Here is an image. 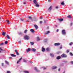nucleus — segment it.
I'll return each instance as SVG.
<instances>
[{
  "mask_svg": "<svg viewBox=\"0 0 73 73\" xmlns=\"http://www.w3.org/2000/svg\"><path fill=\"white\" fill-rule=\"evenodd\" d=\"M47 29H49V27H47Z\"/></svg>",
  "mask_w": 73,
  "mask_h": 73,
  "instance_id": "obj_62",
  "label": "nucleus"
},
{
  "mask_svg": "<svg viewBox=\"0 0 73 73\" xmlns=\"http://www.w3.org/2000/svg\"><path fill=\"white\" fill-rule=\"evenodd\" d=\"M0 50H2V51H3V49H1L0 48Z\"/></svg>",
  "mask_w": 73,
  "mask_h": 73,
  "instance_id": "obj_52",
  "label": "nucleus"
},
{
  "mask_svg": "<svg viewBox=\"0 0 73 73\" xmlns=\"http://www.w3.org/2000/svg\"><path fill=\"white\" fill-rule=\"evenodd\" d=\"M6 37L8 39H10L11 38H10V36L8 35H7Z\"/></svg>",
  "mask_w": 73,
  "mask_h": 73,
  "instance_id": "obj_22",
  "label": "nucleus"
},
{
  "mask_svg": "<svg viewBox=\"0 0 73 73\" xmlns=\"http://www.w3.org/2000/svg\"><path fill=\"white\" fill-rule=\"evenodd\" d=\"M70 50H67V53H68V52H69Z\"/></svg>",
  "mask_w": 73,
  "mask_h": 73,
  "instance_id": "obj_43",
  "label": "nucleus"
},
{
  "mask_svg": "<svg viewBox=\"0 0 73 73\" xmlns=\"http://www.w3.org/2000/svg\"><path fill=\"white\" fill-rule=\"evenodd\" d=\"M35 70H36V72H40V71L38 70H37V68H36V67H35Z\"/></svg>",
  "mask_w": 73,
  "mask_h": 73,
  "instance_id": "obj_14",
  "label": "nucleus"
},
{
  "mask_svg": "<svg viewBox=\"0 0 73 73\" xmlns=\"http://www.w3.org/2000/svg\"><path fill=\"white\" fill-rule=\"evenodd\" d=\"M67 17L69 19H71V18H72V16H71V15H68L67 16Z\"/></svg>",
  "mask_w": 73,
  "mask_h": 73,
  "instance_id": "obj_26",
  "label": "nucleus"
},
{
  "mask_svg": "<svg viewBox=\"0 0 73 73\" xmlns=\"http://www.w3.org/2000/svg\"><path fill=\"white\" fill-rule=\"evenodd\" d=\"M71 64H73V61L71 62Z\"/></svg>",
  "mask_w": 73,
  "mask_h": 73,
  "instance_id": "obj_53",
  "label": "nucleus"
},
{
  "mask_svg": "<svg viewBox=\"0 0 73 73\" xmlns=\"http://www.w3.org/2000/svg\"><path fill=\"white\" fill-rule=\"evenodd\" d=\"M33 2L35 4H38V3L36 0H34Z\"/></svg>",
  "mask_w": 73,
  "mask_h": 73,
  "instance_id": "obj_6",
  "label": "nucleus"
},
{
  "mask_svg": "<svg viewBox=\"0 0 73 73\" xmlns=\"http://www.w3.org/2000/svg\"><path fill=\"white\" fill-rule=\"evenodd\" d=\"M40 18L42 19V17H40Z\"/></svg>",
  "mask_w": 73,
  "mask_h": 73,
  "instance_id": "obj_60",
  "label": "nucleus"
},
{
  "mask_svg": "<svg viewBox=\"0 0 73 73\" xmlns=\"http://www.w3.org/2000/svg\"><path fill=\"white\" fill-rule=\"evenodd\" d=\"M5 44H7V43H8V41H5Z\"/></svg>",
  "mask_w": 73,
  "mask_h": 73,
  "instance_id": "obj_42",
  "label": "nucleus"
},
{
  "mask_svg": "<svg viewBox=\"0 0 73 73\" xmlns=\"http://www.w3.org/2000/svg\"><path fill=\"white\" fill-rule=\"evenodd\" d=\"M31 32H32V33H34L35 32V30H33V29H31L30 30Z\"/></svg>",
  "mask_w": 73,
  "mask_h": 73,
  "instance_id": "obj_16",
  "label": "nucleus"
},
{
  "mask_svg": "<svg viewBox=\"0 0 73 73\" xmlns=\"http://www.w3.org/2000/svg\"><path fill=\"white\" fill-rule=\"evenodd\" d=\"M27 32V30H25L24 31L25 33H26Z\"/></svg>",
  "mask_w": 73,
  "mask_h": 73,
  "instance_id": "obj_38",
  "label": "nucleus"
},
{
  "mask_svg": "<svg viewBox=\"0 0 73 73\" xmlns=\"http://www.w3.org/2000/svg\"><path fill=\"white\" fill-rule=\"evenodd\" d=\"M60 68H59V69H58V71H60Z\"/></svg>",
  "mask_w": 73,
  "mask_h": 73,
  "instance_id": "obj_58",
  "label": "nucleus"
},
{
  "mask_svg": "<svg viewBox=\"0 0 73 73\" xmlns=\"http://www.w3.org/2000/svg\"><path fill=\"white\" fill-rule=\"evenodd\" d=\"M7 73H10V71H7Z\"/></svg>",
  "mask_w": 73,
  "mask_h": 73,
  "instance_id": "obj_50",
  "label": "nucleus"
},
{
  "mask_svg": "<svg viewBox=\"0 0 73 73\" xmlns=\"http://www.w3.org/2000/svg\"><path fill=\"white\" fill-rule=\"evenodd\" d=\"M1 20V18L0 17V20Z\"/></svg>",
  "mask_w": 73,
  "mask_h": 73,
  "instance_id": "obj_64",
  "label": "nucleus"
},
{
  "mask_svg": "<svg viewBox=\"0 0 73 73\" xmlns=\"http://www.w3.org/2000/svg\"><path fill=\"white\" fill-rule=\"evenodd\" d=\"M27 4V3L26 2H24L23 3V4Z\"/></svg>",
  "mask_w": 73,
  "mask_h": 73,
  "instance_id": "obj_51",
  "label": "nucleus"
},
{
  "mask_svg": "<svg viewBox=\"0 0 73 73\" xmlns=\"http://www.w3.org/2000/svg\"><path fill=\"white\" fill-rule=\"evenodd\" d=\"M61 57L62 58H66L67 57V55L66 54H65V53H63L61 55Z\"/></svg>",
  "mask_w": 73,
  "mask_h": 73,
  "instance_id": "obj_1",
  "label": "nucleus"
},
{
  "mask_svg": "<svg viewBox=\"0 0 73 73\" xmlns=\"http://www.w3.org/2000/svg\"><path fill=\"white\" fill-rule=\"evenodd\" d=\"M33 19H34V21H37V19L36 18V17H35L33 18Z\"/></svg>",
  "mask_w": 73,
  "mask_h": 73,
  "instance_id": "obj_20",
  "label": "nucleus"
},
{
  "mask_svg": "<svg viewBox=\"0 0 73 73\" xmlns=\"http://www.w3.org/2000/svg\"><path fill=\"white\" fill-rule=\"evenodd\" d=\"M9 58H11V59H12V57H9Z\"/></svg>",
  "mask_w": 73,
  "mask_h": 73,
  "instance_id": "obj_54",
  "label": "nucleus"
},
{
  "mask_svg": "<svg viewBox=\"0 0 73 73\" xmlns=\"http://www.w3.org/2000/svg\"><path fill=\"white\" fill-rule=\"evenodd\" d=\"M5 62L6 64H7V65H9V62H8L7 61L5 60Z\"/></svg>",
  "mask_w": 73,
  "mask_h": 73,
  "instance_id": "obj_29",
  "label": "nucleus"
},
{
  "mask_svg": "<svg viewBox=\"0 0 73 73\" xmlns=\"http://www.w3.org/2000/svg\"><path fill=\"white\" fill-rule=\"evenodd\" d=\"M35 6L36 7H38L40 6V5L38 4H35Z\"/></svg>",
  "mask_w": 73,
  "mask_h": 73,
  "instance_id": "obj_18",
  "label": "nucleus"
},
{
  "mask_svg": "<svg viewBox=\"0 0 73 73\" xmlns=\"http://www.w3.org/2000/svg\"><path fill=\"white\" fill-rule=\"evenodd\" d=\"M50 56H51L52 57H54V54H53L50 53Z\"/></svg>",
  "mask_w": 73,
  "mask_h": 73,
  "instance_id": "obj_17",
  "label": "nucleus"
},
{
  "mask_svg": "<svg viewBox=\"0 0 73 73\" xmlns=\"http://www.w3.org/2000/svg\"><path fill=\"white\" fill-rule=\"evenodd\" d=\"M56 32H58V29L56 30Z\"/></svg>",
  "mask_w": 73,
  "mask_h": 73,
  "instance_id": "obj_55",
  "label": "nucleus"
},
{
  "mask_svg": "<svg viewBox=\"0 0 73 73\" xmlns=\"http://www.w3.org/2000/svg\"><path fill=\"white\" fill-rule=\"evenodd\" d=\"M62 46L60 47V49H62Z\"/></svg>",
  "mask_w": 73,
  "mask_h": 73,
  "instance_id": "obj_48",
  "label": "nucleus"
},
{
  "mask_svg": "<svg viewBox=\"0 0 73 73\" xmlns=\"http://www.w3.org/2000/svg\"><path fill=\"white\" fill-rule=\"evenodd\" d=\"M49 33H50V31H48L45 33V35H48V34Z\"/></svg>",
  "mask_w": 73,
  "mask_h": 73,
  "instance_id": "obj_24",
  "label": "nucleus"
},
{
  "mask_svg": "<svg viewBox=\"0 0 73 73\" xmlns=\"http://www.w3.org/2000/svg\"><path fill=\"white\" fill-rule=\"evenodd\" d=\"M31 62V63H33V62Z\"/></svg>",
  "mask_w": 73,
  "mask_h": 73,
  "instance_id": "obj_61",
  "label": "nucleus"
},
{
  "mask_svg": "<svg viewBox=\"0 0 73 73\" xmlns=\"http://www.w3.org/2000/svg\"><path fill=\"white\" fill-rule=\"evenodd\" d=\"M59 21H63V19H59Z\"/></svg>",
  "mask_w": 73,
  "mask_h": 73,
  "instance_id": "obj_31",
  "label": "nucleus"
},
{
  "mask_svg": "<svg viewBox=\"0 0 73 73\" xmlns=\"http://www.w3.org/2000/svg\"><path fill=\"white\" fill-rule=\"evenodd\" d=\"M24 38L26 40H29V37L27 35H26L25 36Z\"/></svg>",
  "mask_w": 73,
  "mask_h": 73,
  "instance_id": "obj_3",
  "label": "nucleus"
},
{
  "mask_svg": "<svg viewBox=\"0 0 73 73\" xmlns=\"http://www.w3.org/2000/svg\"><path fill=\"white\" fill-rule=\"evenodd\" d=\"M26 22H29V21H27Z\"/></svg>",
  "mask_w": 73,
  "mask_h": 73,
  "instance_id": "obj_57",
  "label": "nucleus"
},
{
  "mask_svg": "<svg viewBox=\"0 0 73 73\" xmlns=\"http://www.w3.org/2000/svg\"><path fill=\"white\" fill-rule=\"evenodd\" d=\"M61 4V5H65V3H64V1L62 2Z\"/></svg>",
  "mask_w": 73,
  "mask_h": 73,
  "instance_id": "obj_25",
  "label": "nucleus"
},
{
  "mask_svg": "<svg viewBox=\"0 0 73 73\" xmlns=\"http://www.w3.org/2000/svg\"><path fill=\"white\" fill-rule=\"evenodd\" d=\"M50 0H48V2H50Z\"/></svg>",
  "mask_w": 73,
  "mask_h": 73,
  "instance_id": "obj_59",
  "label": "nucleus"
},
{
  "mask_svg": "<svg viewBox=\"0 0 73 73\" xmlns=\"http://www.w3.org/2000/svg\"><path fill=\"white\" fill-rule=\"evenodd\" d=\"M21 21H23L24 20V19H21Z\"/></svg>",
  "mask_w": 73,
  "mask_h": 73,
  "instance_id": "obj_37",
  "label": "nucleus"
},
{
  "mask_svg": "<svg viewBox=\"0 0 73 73\" xmlns=\"http://www.w3.org/2000/svg\"><path fill=\"white\" fill-rule=\"evenodd\" d=\"M28 18H29V19H30V20L33 21V19H32V18L31 17H30V16L28 17Z\"/></svg>",
  "mask_w": 73,
  "mask_h": 73,
  "instance_id": "obj_10",
  "label": "nucleus"
},
{
  "mask_svg": "<svg viewBox=\"0 0 73 73\" xmlns=\"http://www.w3.org/2000/svg\"><path fill=\"white\" fill-rule=\"evenodd\" d=\"M56 9H58V6H56Z\"/></svg>",
  "mask_w": 73,
  "mask_h": 73,
  "instance_id": "obj_49",
  "label": "nucleus"
},
{
  "mask_svg": "<svg viewBox=\"0 0 73 73\" xmlns=\"http://www.w3.org/2000/svg\"><path fill=\"white\" fill-rule=\"evenodd\" d=\"M19 35H22V33H19Z\"/></svg>",
  "mask_w": 73,
  "mask_h": 73,
  "instance_id": "obj_40",
  "label": "nucleus"
},
{
  "mask_svg": "<svg viewBox=\"0 0 73 73\" xmlns=\"http://www.w3.org/2000/svg\"><path fill=\"white\" fill-rule=\"evenodd\" d=\"M20 62V60H18L17 61V63L18 64L19 62Z\"/></svg>",
  "mask_w": 73,
  "mask_h": 73,
  "instance_id": "obj_46",
  "label": "nucleus"
},
{
  "mask_svg": "<svg viewBox=\"0 0 73 73\" xmlns=\"http://www.w3.org/2000/svg\"><path fill=\"white\" fill-rule=\"evenodd\" d=\"M62 33L63 35H66V32H65V30H63L62 31Z\"/></svg>",
  "mask_w": 73,
  "mask_h": 73,
  "instance_id": "obj_2",
  "label": "nucleus"
},
{
  "mask_svg": "<svg viewBox=\"0 0 73 73\" xmlns=\"http://www.w3.org/2000/svg\"><path fill=\"white\" fill-rule=\"evenodd\" d=\"M6 21L7 23V24L8 25L10 23H9V20H6Z\"/></svg>",
  "mask_w": 73,
  "mask_h": 73,
  "instance_id": "obj_28",
  "label": "nucleus"
},
{
  "mask_svg": "<svg viewBox=\"0 0 73 73\" xmlns=\"http://www.w3.org/2000/svg\"><path fill=\"white\" fill-rule=\"evenodd\" d=\"M15 52L16 54L18 56H19L20 55V54H19V53L18 52H17V50H15Z\"/></svg>",
  "mask_w": 73,
  "mask_h": 73,
  "instance_id": "obj_5",
  "label": "nucleus"
},
{
  "mask_svg": "<svg viewBox=\"0 0 73 73\" xmlns=\"http://www.w3.org/2000/svg\"><path fill=\"white\" fill-rule=\"evenodd\" d=\"M44 22L45 23V22H46V21H45V20H44Z\"/></svg>",
  "mask_w": 73,
  "mask_h": 73,
  "instance_id": "obj_56",
  "label": "nucleus"
},
{
  "mask_svg": "<svg viewBox=\"0 0 73 73\" xmlns=\"http://www.w3.org/2000/svg\"><path fill=\"white\" fill-rule=\"evenodd\" d=\"M56 58L57 60H59V59H60L61 58V56H58L56 57Z\"/></svg>",
  "mask_w": 73,
  "mask_h": 73,
  "instance_id": "obj_12",
  "label": "nucleus"
},
{
  "mask_svg": "<svg viewBox=\"0 0 73 73\" xmlns=\"http://www.w3.org/2000/svg\"><path fill=\"white\" fill-rule=\"evenodd\" d=\"M70 54L71 56H73V54L71 52H70Z\"/></svg>",
  "mask_w": 73,
  "mask_h": 73,
  "instance_id": "obj_33",
  "label": "nucleus"
},
{
  "mask_svg": "<svg viewBox=\"0 0 73 73\" xmlns=\"http://www.w3.org/2000/svg\"><path fill=\"white\" fill-rule=\"evenodd\" d=\"M23 72L24 73H29V71H23Z\"/></svg>",
  "mask_w": 73,
  "mask_h": 73,
  "instance_id": "obj_27",
  "label": "nucleus"
},
{
  "mask_svg": "<svg viewBox=\"0 0 73 73\" xmlns=\"http://www.w3.org/2000/svg\"><path fill=\"white\" fill-rule=\"evenodd\" d=\"M4 63H2L1 64L2 66H4Z\"/></svg>",
  "mask_w": 73,
  "mask_h": 73,
  "instance_id": "obj_39",
  "label": "nucleus"
},
{
  "mask_svg": "<svg viewBox=\"0 0 73 73\" xmlns=\"http://www.w3.org/2000/svg\"><path fill=\"white\" fill-rule=\"evenodd\" d=\"M34 26L36 29H38V26L37 25H34Z\"/></svg>",
  "mask_w": 73,
  "mask_h": 73,
  "instance_id": "obj_11",
  "label": "nucleus"
},
{
  "mask_svg": "<svg viewBox=\"0 0 73 73\" xmlns=\"http://www.w3.org/2000/svg\"><path fill=\"white\" fill-rule=\"evenodd\" d=\"M52 6H50L48 9V11H51V10H52Z\"/></svg>",
  "mask_w": 73,
  "mask_h": 73,
  "instance_id": "obj_8",
  "label": "nucleus"
},
{
  "mask_svg": "<svg viewBox=\"0 0 73 73\" xmlns=\"http://www.w3.org/2000/svg\"><path fill=\"white\" fill-rule=\"evenodd\" d=\"M57 66H53L52 68V69H57Z\"/></svg>",
  "mask_w": 73,
  "mask_h": 73,
  "instance_id": "obj_15",
  "label": "nucleus"
},
{
  "mask_svg": "<svg viewBox=\"0 0 73 73\" xmlns=\"http://www.w3.org/2000/svg\"><path fill=\"white\" fill-rule=\"evenodd\" d=\"M46 69V68H45V67H43V69Z\"/></svg>",
  "mask_w": 73,
  "mask_h": 73,
  "instance_id": "obj_47",
  "label": "nucleus"
},
{
  "mask_svg": "<svg viewBox=\"0 0 73 73\" xmlns=\"http://www.w3.org/2000/svg\"><path fill=\"white\" fill-rule=\"evenodd\" d=\"M11 55L12 57H16V55L13 54H11Z\"/></svg>",
  "mask_w": 73,
  "mask_h": 73,
  "instance_id": "obj_19",
  "label": "nucleus"
},
{
  "mask_svg": "<svg viewBox=\"0 0 73 73\" xmlns=\"http://www.w3.org/2000/svg\"><path fill=\"white\" fill-rule=\"evenodd\" d=\"M22 58H20L19 59V61H20L21 60H22Z\"/></svg>",
  "mask_w": 73,
  "mask_h": 73,
  "instance_id": "obj_44",
  "label": "nucleus"
},
{
  "mask_svg": "<svg viewBox=\"0 0 73 73\" xmlns=\"http://www.w3.org/2000/svg\"><path fill=\"white\" fill-rule=\"evenodd\" d=\"M45 48H42V52H45Z\"/></svg>",
  "mask_w": 73,
  "mask_h": 73,
  "instance_id": "obj_21",
  "label": "nucleus"
},
{
  "mask_svg": "<svg viewBox=\"0 0 73 73\" xmlns=\"http://www.w3.org/2000/svg\"><path fill=\"white\" fill-rule=\"evenodd\" d=\"M55 46H59L60 45V43H55L54 44Z\"/></svg>",
  "mask_w": 73,
  "mask_h": 73,
  "instance_id": "obj_4",
  "label": "nucleus"
},
{
  "mask_svg": "<svg viewBox=\"0 0 73 73\" xmlns=\"http://www.w3.org/2000/svg\"><path fill=\"white\" fill-rule=\"evenodd\" d=\"M47 39H45L44 41V42H47Z\"/></svg>",
  "mask_w": 73,
  "mask_h": 73,
  "instance_id": "obj_35",
  "label": "nucleus"
},
{
  "mask_svg": "<svg viewBox=\"0 0 73 73\" xmlns=\"http://www.w3.org/2000/svg\"><path fill=\"white\" fill-rule=\"evenodd\" d=\"M30 43L31 44V45H33L34 44V42H31Z\"/></svg>",
  "mask_w": 73,
  "mask_h": 73,
  "instance_id": "obj_30",
  "label": "nucleus"
},
{
  "mask_svg": "<svg viewBox=\"0 0 73 73\" xmlns=\"http://www.w3.org/2000/svg\"><path fill=\"white\" fill-rule=\"evenodd\" d=\"M2 34V35L4 36H5V35L6 34V33H5V32H3Z\"/></svg>",
  "mask_w": 73,
  "mask_h": 73,
  "instance_id": "obj_9",
  "label": "nucleus"
},
{
  "mask_svg": "<svg viewBox=\"0 0 73 73\" xmlns=\"http://www.w3.org/2000/svg\"><path fill=\"white\" fill-rule=\"evenodd\" d=\"M4 43L2 42L1 43H0V46H1V45H4Z\"/></svg>",
  "mask_w": 73,
  "mask_h": 73,
  "instance_id": "obj_32",
  "label": "nucleus"
},
{
  "mask_svg": "<svg viewBox=\"0 0 73 73\" xmlns=\"http://www.w3.org/2000/svg\"><path fill=\"white\" fill-rule=\"evenodd\" d=\"M31 48H28L27 50V51H26L27 53L29 52V51H31Z\"/></svg>",
  "mask_w": 73,
  "mask_h": 73,
  "instance_id": "obj_13",
  "label": "nucleus"
},
{
  "mask_svg": "<svg viewBox=\"0 0 73 73\" xmlns=\"http://www.w3.org/2000/svg\"><path fill=\"white\" fill-rule=\"evenodd\" d=\"M31 50L32 51L34 52H36V50L35 48H33L31 49Z\"/></svg>",
  "mask_w": 73,
  "mask_h": 73,
  "instance_id": "obj_7",
  "label": "nucleus"
},
{
  "mask_svg": "<svg viewBox=\"0 0 73 73\" xmlns=\"http://www.w3.org/2000/svg\"><path fill=\"white\" fill-rule=\"evenodd\" d=\"M1 51L0 50V53H1Z\"/></svg>",
  "mask_w": 73,
  "mask_h": 73,
  "instance_id": "obj_63",
  "label": "nucleus"
},
{
  "mask_svg": "<svg viewBox=\"0 0 73 73\" xmlns=\"http://www.w3.org/2000/svg\"><path fill=\"white\" fill-rule=\"evenodd\" d=\"M23 61L25 62H27V60H25L24 59Z\"/></svg>",
  "mask_w": 73,
  "mask_h": 73,
  "instance_id": "obj_45",
  "label": "nucleus"
},
{
  "mask_svg": "<svg viewBox=\"0 0 73 73\" xmlns=\"http://www.w3.org/2000/svg\"><path fill=\"white\" fill-rule=\"evenodd\" d=\"M73 44V42H71L69 43L70 45H72Z\"/></svg>",
  "mask_w": 73,
  "mask_h": 73,
  "instance_id": "obj_36",
  "label": "nucleus"
},
{
  "mask_svg": "<svg viewBox=\"0 0 73 73\" xmlns=\"http://www.w3.org/2000/svg\"><path fill=\"white\" fill-rule=\"evenodd\" d=\"M37 40L38 41H40V38H39V37H37Z\"/></svg>",
  "mask_w": 73,
  "mask_h": 73,
  "instance_id": "obj_34",
  "label": "nucleus"
},
{
  "mask_svg": "<svg viewBox=\"0 0 73 73\" xmlns=\"http://www.w3.org/2000/svg\"><path fill=\"white\" fill-rule=\"evenodd\" d=\"M50 48H47L46 49V50H47V51H50Z\"/></svg>",
  "mask_w": 73,
  "mask_h": 73,
  "instance_id": "obj_23",
  "label": "nucleus"
},
{
  "mask_svg": "<svg viewBox=\"0 0 73 73\" xmlns=\"http://www.w3.org/2000/svg\"><path fill=\"white\" fill-rule=\"evenodd\" d=\"M42 21H40V24H42Z\"/></svg>",
  "mask_w": 73,
  "mask_h": 73,
  "instance_id": "obj_41",
  "label": "nucleus"
}]
</instances>
